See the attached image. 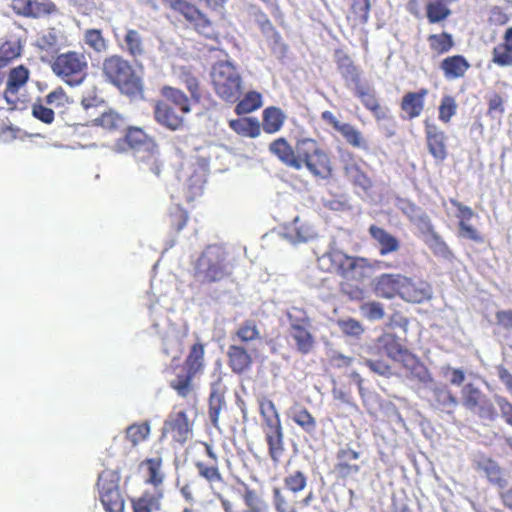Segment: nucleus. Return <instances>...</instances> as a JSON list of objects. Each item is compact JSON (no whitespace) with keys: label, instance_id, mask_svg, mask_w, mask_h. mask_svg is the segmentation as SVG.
<instances>
[{"label":"nucleus","instance_id":"59","mask_svg":"<svg viewBox=\"0 0 512 512\" xmlns=\"http://www.w3.org/2000/svg\"><path fill=\"white\" fill-rule=\"evenodd\" d=\"M495 403L506 423L512 426V403L507 398L498 395L495 396Z\"/></svg>","mask_w":512,"mask_h":512},{"label":"nucleus","instance_id":"16","mask_svg":"<svg viewBox=\"0 0 512 512\" xmlns=\"http://www.w3.org/2000/svg\"><path fill=\"white\" fill-rule=\"evenodd\" d=\"M405 276L400 274H383L377 278L375 291L377 295L391 299L401 293L402 282Z\"/></svg>","mask_w":512,"mask_h":512},{"label":"nucleus","instance_id":"3","mask_svg":"<svg viewBox=\"0 0 512 512\" xmlns=\"http://www.w3.org/2000/svg\"><path fill=\"white\" fill-rule=\"evenodd\" d=\"M52 72L71 87L80 86L88 74L86 56L77 51H68L55 57L51 63Z\"/></svg>","mask_w":512,"mask_h":512},{"label":"nucleus","instance_id":"6","mask_svg":"<svg viewBox=\"0 0 512 512\" xmlns=\"http://www.w3.org/2000/svg\"><path fill=\"white\" fill-rule=\"evenodd\" d=\"M297 153L301 169L306 167L310 173L322 179L331 175L330 158L315 140L311 138L298 139Z\"/></svg>","mask_w":512,"mask_h":512},{"label":"nucleus","instance_id":"52","mask_svg":"<svg viewBox=\"0 0 512 512\" xmlns=\"http://www.w3.org/2000/svg\"><path fill=\"white\" fill-rule=\"evenodd\" d=\"M429 248L433 251V253L437 256H440L445 259H449L451 257V251L449 250L446 243L441 239L439 235L432 232L427 240Z\"/></svg>","mask_w":512,"mask_h":512},{"label":"nucleus","instance_id":"55","mask_svg":"<svg viewBox=\"0 0 512 512\" xmlns=\"http://www.w3.org/2000/svg\"><path fill=\"white\" fill-rule=\"evenodd\" d=\"M504 99L497 93L488 97V114L492 118H500L505 112Z\"/></svg>","mask_w":512,"mask_h":512},{"label":"nucleus","instance_id":"58","mask_svg":"<svg viewBox=\"0 0 512 512\" xmlns=\"http://www.w3.org/2000/svg\"><path fill=\"white\" fill-rule=\"evenodd\" d=\"M341 331L349 336L358 337L363 333V327L360 322L354 319H346L338 322Z\"/></svg>","mask_w":512,"mask_h":512},{"label":"nucleus","instance_id":"22","mask_svg":"<svg viewBox=\"0 0 512 512\" xmlns=\"http://www.w3.org/2000/svg\"><path fill=\"white\" fill-rule=\"evenodd\" d=\"M440 67L446 79L454 80L463 77L470 68V64L463 56L454 55L445 58Z\"/></svg>","mask_w":512,"mask_h":512},{"label":"nucleus","instance_id":"56","mask_svg":"<svg viewBox=\"0 0 512 512\" xmlns=\"http://www.w3.org/2000/svg\"><path fill=\"white\" fill-rule=\"evenodd\" d=\"M352 13L359 23H366L369 18L370 1L369 0H353Z\"/></svg>","mask_w":512,"mask_h":512},{"label":"nucleus","instance_id":"10","mask_svg":"<svg viewBox=\"0 0 512 512\" xmlns=\"http://www.w3.org/2000/svg\"><path fill=\"white\" fill-rule=\"evenodd\" d=\"M169 6L180 12L187 20L194 23L198 33L212 39L216 36L211 22L193 5L184 0H164Z\"/></svg>","mask_w":512,"mask_h":512},{"label":"nucleus","instance_id":"47","mask_svg":"<svg viewBox=\"0 0 512 512\" xmlns=\"http://www.w3.org/2000/svg\"><path fill=\"white\" fill-rule=\"evenodd\" d=\"M428 41L430 47L437 53H445L453 46L452 36L448 33L430 35Z\"/></svg>","mask_w":512,"mask_h":512},{"label":"nucleus","instance_id":"26","mask_svg":"<svg viewBox=\"0 0 512 512\" xmlns=\"http://www.w3.org/2000/svg\"><path fill=\"white\" fill-rule=\"evenodd\" d=\"M271 460L278 464L285 451L283 429L264 432Z\"/></svg>","mask_w":512,"mask_h":512},{"label":"nucleus","instance_id":"54","mask_svg":"<svg viewBox=\"0 0 512 512\" xmlns=\"http://www.w3.org/2000/svg\"><path fill=\"white\" fill-rule=\"evenodd\" d=\"M55 4L50 0H32L31 17L39 18L56 12Z\"/></svg>","mask_w":512,"mask_h":512},{"label":"nucleus","instance_id":"9","mask_svg":"<svg viewBox=\"0 0 512 512\" xmlns=\"http://www.w3.org/2000/svg\"><path fill=\"white\" fill-rule=\"evenodd\" d=\"M462 403L481 418L493 419L496 415L493 403L473 384H466L461 392Z\"/></svg>","mask_w":512,"mask_h":512},{"label":"nucleus","instance_id":"24","mask_svg":"<svg viewBox=\"0 0 512 512\" xmlns=\"http://www.w3.org/2000/svg\"><path fill=\"white\" fill-rule=\"evenodd\" d=\"M369 232L373 239L378 243L381 255H387L399 249V241L384 229L372 225L369 228Z\"/></svg>","mask_w":512,"mask_h":512},{"label":"nucleus","instance_id":"5","mask_svg":"<svg viewBox=\"0 0 512 512\" xmlns=\"http://www.w3.org/2000/svg\"><path fill=\"white\" fill-rule=\"evenodd\" d=\"M102 70L108 81L126 94H135L142 88V81L131 64L118 55L106 58Z\"/></svg>","mask_w":512,"mask_h":512},{"label":"nucleus","instance_id":"25","mask_svg":"<svg viewBox=\"0 0 512 512\" xmlns=\"http://www.w3.org/2000/svg\"><path fill=\"white\" fill-rule=\"evenodd\" d=\"M229 365L233 372L242 373L248 369L252 363L248 352L241 346L231 345L228 349Z\"/></svg>","mask_w":512,"mask_h":512},{"label":"nucleus","instance_id":"40","mask_svg":"<svg viewBox=\"0 0 512 512\" xmlns=\"http://www.w3.org/2000/svg\"><path fill=\"white\" fill-rule=\"evenodd\" d=\"M162 95L174 103L181 112L188 113L190 112L189 100L187 96L180 90L172 88V87H163Z\"/></svg>","mask_w":512,"mask_h":512},{"label":"nucleus","instance_id":"33","mask_svg":"<svg viewBox=\"0 0 512 512\" xmlns=\"http://www.w3.org/2000/svg\"><path fill=\"white\" fill-rule=\"evenodd\" d=\"M451 14L448 5L442 0H428L426 16L430 23H439Z\"/></svg>","mask_w":512,"mask_h":512},{"label":"nucleus","instance_id":"49","mask_svg":"<svg viewBox=\"0 0 512 512\" xmlns=\"http://www.w3.org/2000/svg\"><path fill=\"white\" fill-rule=\"evenodd\" d=\"M272 503L276 512H297L280 488L274 487L272 490Z\"/></svg>","mask_w":512,"mask_h":512},{"label":"nucleus","instance_id":"50","mask_svg":"<svg viewBox=\"0 0 512 512\" xmlns=\"http://www.w3.org/2000/svg\"><path fill=\"white\" fill-rule=\"evenodd\" d=\"M236 335L243 342H249L260 338V332L257 325L252 320H247L242 323L238 328Z\"/></svg>","mask_w":512,"mask_h":512},{"label":"nucleus","instance_id":"20","mask_svg":"<svg viewBox=\"0 0 512 512\" xmlns=\"http://www.w3.org/2000/svg\"><path fill=\"white\" fill-rule=\"evenodd\" d=\"M427 94L428 90L422 88L417 92H408L404 95L401 108L410 119L416 118L422 113Z\"/></svg>","mask_w":512,"mask_h":512},{"label":"nucleus","instance_id":"23","mask_svg":"<svg viewBox=\"0 0 512 512\" xmlns=\"http://www.w3.org/2000/svg\"><path fill=\"white\" fill-rule=\"evenodd\" d=\"M122 49L134 59L143 57L146 53V48L140 32L127 28L123 37Z\"/></svg>","mask_w":512,"mask_h":512},{"label":"nucleus","instance_id":"61","mask_svg":"<svg viewBox=\"0 0 512 512\" xmlns=\"http://www.w3.org/2000/svg\"><path fill=\"white\" fill-rule=\"evenodd\" d=\"M364 315L370 320H379L384 317V309L380 303L370 302L362 307Z\"/></svg>","mask_w":512,"mask_h":512},{"label":"nucleus","instance_id":"36","mask_svg":"<svg viewBox=\"0 0 512 512\" xmlns=\"http://www.w3.org/2000/svg\"><path fill=\"white\" fill-rule=\"evenodd\" d=\"M204 364V347L200 343L192 346L189 355L186 359V366L188 370V378L198 373Z\"/></svg>","mask_w":512,"mask_h":512},{"label":"nucleus","instance_id":"4","mask_svg":"<svg viewBox=\"0 0 512 512\" xmlns=\"http://www.w3.org/2000/svg\"><path fill=\"white\" fill-rule=\"evenodd\" d=\"M216 94L223 100L234 103L242 93V78L230 61L217 62L211 72Z\"/></svg>","mask_w":512,"mask_h":512},{"label":"nucleus","instance_id":"13","mask_svg":"<svg viewBox=\"0 0 512 512\" xmlns=\"http://www.w3.org/2000/svg\"><path fill=\"white\" fill-rule=\"evenodd\" d=\"M28 77L29 71L24 66H18L10 71L4 91V99L9 109L18 108V92L26 84Z\"/></svg>","mask_w":512,"mask_h":512},{"label":"nucleus","instance_id":"28","mask_svg":"<svg viewBox=\"0 0 512 512\" xmlns=\"http://www.w3.org/2000/svg\"><path fill=\"white\" fill-rule=\"evenodd\" d=\"M291 419L305 432L312 434L316 430V420L307 409L300 405L293 406L289 411Z\"/></svg>","mask_w":512,"mask_h":512},{"label":"nucleus","instance_id":"8","mask_svg":"<svg viewBox=\"0 0 512 512\" xmlns=\"http://www.w3.org/2000/svg\"><path fill=\"white\" fill-rule=\"evenodd\" d=\"M119 475L113 470L103 471L98 478L99 497L107 512H123L124 499L118 488Z\"/></svg>","mask_w":512,"mask_h":512},{"label":"nucleus","instance_id":"35","mask_svg":"<svg viewBox=\"0 0 512 512\" xmlns=\"http://www.w3.org/2000/svg\"><path fill=\"white\" fill-rule=\"evenodd\" d=\"M311 327L290 330V335L296 342L297 350L302 354L309 353L314 346V338L310 332Z\"/></svg>","mask_w":512,"mask_h":512},{"label":"nucleus","instance_id":"51","mask_svg":"<svg viewBox=\"0 0 512 512\" xmlns=\"http://www.w3.org/2000/svg\"><path fill=\"white\" fill-rule=\"evenodd\" d=\"M196 468L201 477L206 479L211 485L221 483V474L215 465H207L203 462H197Z\"/></svg>","mask_w":512,"mask_h":512},{"label":"nucleus","instance_id":"14","mask_svg":"<svg viewBox=\"0 0 512 512\" xmlns=\"http://www.w3.org/2000/svg\"><path fill=\"white\" fill-rule=\"evenodd\" d=\"M432 296L431 286L422 280L413 281L405 277L402 282L400 297L408 302L421 303Z\"/></svg>","mask_w":512,"mask_h":512},{"label":"nucleus","instance_id":"57","mask_svg":"<svg viewBox=\"0 0 512 512\" xmlns=\"http://www.w3.org/2000/svg\"><path fill=\"white\" fill-rule=\"evenodd\" d=\"M493 62L499 66L512 65V52L504 45H498L493 49Z\"/></svg>","mask_w":512,"mask_h":512},{"label":"nucleus","instance_id":"34","mask_svg":"<svg viewBox=\"0 0 512 512\" xmlns=\"http://www.w3.org/2000/svg\"><path fill=\"white\" fill-rule=\"evenodd\" d=\"M230 127L238 134L256 138L260 135V125L256 119L241 118L230 121Z\"/></svg>","mask_w":512,"mask_h":512},{"label":"nucleus","instance_id":"64","mask_svg":"<svg viewBox=\"0 0 512 512\" xmlns=\"http://www.w3.org/2000/svg\"><path fill=\"white\" fill-rule=\"evenodd\" d=\"M443 375L449 379L451 384L456 386L461 385L465 380V373L463 370L452 368L450 366L443 368Z\"/></svg>","mask_w":512,"mask_h":512},{"label":"nucleus","instance_id":"19","mask_svg":"<svg viewBox=\"0 0 512 512\" xmlns=\"http://www.w3.org/2000/svg\"><path fill=\"white\" fill-rule=\"evenodd\" d=\"M163 431H171L175 441L184 443L191 432L186 414L181 411L165 421Z\"/></svg>","mask_w":512,"mask_h":512},{"label":"nucleus","instance_id":"45","mask_svg":"<svg viewBox=\"0 0 512 512\" xmlns=\"http://www.w3.org/2000/svg\"><path fill=\"white\" fill-rule=\"evenodd\" d=\"M287 317L289 320L290 330H296L297 328L311 327V320L307 313L297 307H292L287 311Z\"/></svg>","mask_w":512,"mask_h":512},{"label":"nucleus","instance_id":"62","mask_svg":"<svg viewBox=\"0 0 512 512\" xmlns=\"http://www.w3.org/2000/svg\"><path fill=\"white\" fill-rule=\"evenodd\" d=\"M32 114L35 118L46 124H50L54 120V111L42 104H34L32 108Z\"/></svg>","mask_w":512,"mask_h":512},{"label":"nucleus","instance_id":"63","mask_svg":"<svg viewBox=\"0 0 512 512\" xmlns=\"http://www.w3.org/2000/svg\"><path fill=\"white\" fill-rule=\"evenodd\" d=\"M356 94L361 99V102L368 110L376 109L378 100L375 97L374 92L370 91L369 89H365L363 87H357Z\"/></svg>","mask_w":512,"mask_h":512},{"label":"nucleus","instance_id":"18","mask_svg":"<svg viewBox=\"0 0 512 512\" xmlns=\"http://www.w3.org/2000/svg\"><path fill=\"white\" fill-rule=\"evenodd\" d=\"M429 390L432 393L433 405L436 408L446 413H452L455 410L458 401L446 385L435 383Z\"/></svg>","mask_w":512,"mask_h":512},{"label":"nucleus","instance_id":"21","mask_svg":"<svg viewBox=\"0 0 512 512\" xmlns=\"http://www.w3.org/2000/svg\"><path fill=\"white\" fill-rule=\"evenodd\" d=\"M155 120L170 130H177L183 125V118L175 113L168 104L160 102L154 108Z\"/></svg>","mask_w":512,"mask_h":512},{"label":"nucleus","instance_id":"17","mask_svg":"<svg viewBox=\"0 0 512 512\" xmlns=\"http://www.w3.org/2000/svg\"><path fill=\"white\" fill-rule=\"evenodd\" d=\"M425 132L429 152L436 159L443 160L446 157L445 134L434 124L426 123Z\"/></svg>","mask_w":512,"mask_h":512},{"label":"nucleus","instance_id":"53","mask_svg":"<svg viewBox=\"0 0 512 512\" xmlns=\"http://www.w3.org/2000/svg\"><path fill=\"white\" fill-rule=\"evenodd\" d=\"M20 44L18 41H6L0 46V62L5 65L20 55Z\"/></svg>","mask_w":512,"mask_h":512},{"label":"nucleus","instance_id":"60","mask_svg":"<svg viewBox=\"0 0 512 512\" xmlns=\"http://www.w3.org/2000/svg\"><path fill=\"white\" fill-rule=\"evenodd\" d=\"M147 465L149 470L148 482L157 486L163 480V476L160 473L161 461L160 459H150L148 460Z\"/></svg>","mask_w":512,"mask_h":512},{"label":"nucleus","instance_id":"48","mask_svg":"<svg viewBox=\"0 0 512 512\" xmlns=\"http://www.w3.org/2000/svg\"><path fill=\"white\" fill-rule=\"evenodd\" d=\"M457 103L454 97L445 95L439 106V120L443 123H448L451 118L456 114Z\"/></svg>","mask_w":512,"mask_h":512},{"label":"nucleus","instance_id":"7","mask_svg":"<svg viewBox=\"0 0 512 512\" xmlns=\"http://www.w3.org/2000/svg\"><path fill=\"white\" fill-rule=\"evenodd\" d=\"M318 265L322 270L336 271L345 278L358 279L363 276L368 263L364 258L351 257L339 249L330 248L318 258Z\"/></svg>","mask_w":512,"mask_h":512},{"label":"nucleus","instance_id":"38","mask_svg":"<svg viewBox=\"0 0 512 512\" xmlns=\"http://www.w3.org/2000/svg\"><path fill=\"white\" fill-rule=\"evenodd\" d=\"M95 124L107 130H117L124 128L125 120L117 112L109 110L94 120Z\"/></svg>","mask_w":512,"mask_h":512},{"label":"nucleus","instance_id":"32","mask_svg":"<svg viewBox=\"0 0 512 512\" xmlns=\"http://www.w3.org/2000/svg\"><path fill=\"white\" fill-rule=\"evenodd\" d=\"M63 36L60 30L50 28L40 33L36 39V46L41 50L52 51L57 49Z\"/></svg>","mask_w":512,"mask_h":512},{"label":"nucleus","instance_id":"41","mask_svg":"<svg viewBox=\"0 0 512 512\" xmlns=\"http://www.w3.org/2000/svg\"><path fill=\"white\" fill-rule=\"evenodd\" d=\"M245 509L243 512H269L267 503L253 490H246L244 496Z\"/></svg>","mask_w":512,"mask_h":512},{"label":"nucleus","instance_id":"43","mask_svg":"<svg viewBox=\"0 0 512 512\" xmlns=\"http://www.w3.org/2000/svg\"><path fill=\"white\" fill-rule=\"evenodd\" d=\"M261 105V95L252 91L248 92L245 97L237 104L235 111L237 114H247L258 109Z\"/></svg>","mask_w":512,"mask_h":512},{"label":"nucleus","instance_id":"46","mask_svg":"<svg viewBox=\"0 0 512 512\" xmlns=\"http://www.w3.org/2000/svg\"><path fill=\"white\" fill-rule=\"evenodd\" d=\"M84 42L96 52H104L107 49L106 40L98 29L86 30L84 33Z\"/></svg>","mask_w":512,"mask_h":512},{"label":"nucleus","instance_id":"37","mask_svg":"<svg viewBox=\"0 0 512 512\" xmlns=\"http://www.w3.org/2000/svg\"><path fill=\"white\" fill-rule=\"evenodd\" d=\"M205 170L203 167L192 170V174L186 180V186L189 192V198L193 199L202 194L204 184L206 182Z\"/></svg>","mask_w":512,"mask_h":512},{"label":"nucleus","instance_id":"2","mask_svg":"<svg viewBox=\"0 0 512 512\" xmlns=\"http://www.w3.org/2000/svg\"><path fill=\"white\" fill-rule=\"evenodd\" d=\"M232 265L227 251L219 245L208 246L198 259L195 277L203 283L220 281L230 275Z\"/></svg>","mask_w":512,"mask_h":512},{"label":"nucleus","instance_id":"12","mask_svg":"<svg viewBox=\"0 0 512 512\" xmlns=\"http://www.w3.org/2000/svg\"><path fill=\"white\" fill-rule=\"evenodd\" d=\"M282 236L293 245L306 243L317 237L315 227L308 221L295 217L293 221L284 226Z\"/></svg>","mask_w":512,"mask_h":512},{"label":"nucleus","instance_id":"31","mask_svg":"<svg viewBox=\"0 0 512 512\" xmlns=\"http://www.w3.org/2000/svg\"><path fill=\"white\" fill-rule=\"evenodd\" d=\"M345 175L354 186L359 187L365 192L372 186L370 178L356 163H349L345 165Z\"/></svg>","mask_w":512,"mask_h":512},{"label":"nucleus","instance_id":"15","mask_svg":"<svg viewBox=\"0 0 512 512\" xmlns=\"http://www.w3.org/2000/svg\"><path fill=\"white\" fill-rule=\"evenodd\" d=\"M269 151L286 166L301 170V164L298 161L297 142L292 147L285 138H278L270 143Z\"/></svg>","mask_w":512,"mask_h":512},{"label":"nucleus","instance_id":"44","mask_svg":"<svg viewBox=\"0 0 512 512\" xmlns=\"http://www.w3.org/2000/svg\"><path fill=\"white\" fill-rule=\"evenodd\" d=\"M284 486L285 488L293 493L294 495H297L301 491H303L307 486V477L305 474L301 471H295L289 475H287L284 480Z\"/></svg>","mask_w":512,"mask_h":512},{"label":"nucleus","instance_id":"39","mask_svg":"<svg viewBox=\"0 0 512 512\" xmlns=\"http://www.w3.org/2000/svg\"><path fill=\"white\" fill-rule=\"evenodd\" d=\"M345 140L357 148H366L367 144L359 130L348 123H343L337 130Z\"/></svg>","mask_w":512,"mask_h":512},{"label":"nucleus","instance_id":"1","mask_svg":"<svg viewBox=\"0 0 512 512\" xmlns=\"http://www.w3.org/2000/svg\"><path fill=\"white\" fill-rule=\"evenodd\" d=\"M113 150L117 153L131 151L141 170L150 171L159 176L160 163L157 145L141 128L130 127L125 138L119 139L114 144Z\"/></svg>","mask_w":512,"mask_h":512},{"label":"nucleus","instance_id":"27","mask_svg":"<svg viewBox=\"0 0 512 512\" xmlns=\"http://www.w3.org/2000/svg\"><path fill=\"white\" fill-rule=\"evenodd\" d=\"M162 494L145 492L141 497L133 500L134 512H158L161 508Z\"/></svg>","mask_w":512,"mask_h":512},{"label":"nucleus","instance_id":"42","mask_svg":"<svg viewBox=\"0 0 512 512\" xmlns=\"http://www.w3.org/2000/svg\"><path fill=\"white\" fill-rule=\"evenodd\" d=\"M149 434L150 425L148 422L132 424L126 429V438L132 443L133 446H136L140 442L146 440Z\"/></svg>","mask_w":512,"mask_h":512},{"label":"nucleus","instance_id":"11","mask_svg":"<svg viewBox=\"0 0 512 512\" xmlns=\"http://www.w3.org/2000/svg\"><path fill=\"white\" fill-rule=\"evenodd\" d=\"M375 348L379 353L385 354L391 360L400 362L405 366H408L414 360L411 353L391 333L381 335L377 340Z\"/></svg>","mask_w":512,"mask_h":512},{"label":"nucleus","instance_id":"30","mask_svg":"<svg viewBox=\"0 0 512 512\" xmlns=\"http://www.w3.org/2000/svg\"><path fill=\"white\" fill-rule=\"evenodd\" d=\"M225 407L224 393L220 385L213 384L209 398V417L214 426H217L219 415Z\"/></svg>","mask_w":512,"mask_h":512},{"label":"nucleus","instance_id":"29","mask_svg":"<svg viewBox=\"0 0 512 512\" xmlns=\"http://www.w3.org/2000/svg\"><path fill=\"white\" fill-rule=\"evenodd\" d=\"M285 121L284 113L276 107H268L263 111V130L267 133L278 132Z\"/></svg>","mask_w":512,"mask_h":512}]
</instances>
